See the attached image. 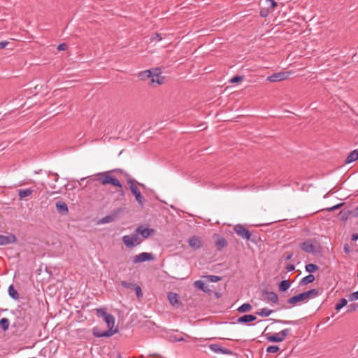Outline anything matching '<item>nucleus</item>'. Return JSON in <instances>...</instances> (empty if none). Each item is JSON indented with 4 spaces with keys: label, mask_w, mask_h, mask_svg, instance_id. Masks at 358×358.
I'll use <instances>...</instances> for the list:
<instances>
[{
    "label": "nucleus",
    "mask_w": 358,
    "mask_h": 358,
    "mask_svg": "<svg viewBox=\"0 0 358 358\" xmlns=\"http://www.w3.org/2000/svg\"><path fill=\"white\" fill-rule=\"evenodd\" d=\"M118 358H121V356H120V355H119V357H118Z\"/></svg>",
    "instance_id": "e2e57ef3"
},
{
    "label": "nucleus",
    "mask_w": 358,
    "mask_h": 358,
    "mask_svg": "<svg viewBox=\"0 0 358 358\" xmlns=\"http://www.w3.org/2000/svg\"><path fill=\"white\" fill-rule=\"evenodd\" d=\"M357 277H358V272H357Z\"/></svg>",
    "instance_id": "0e129e2a"
},
{
    "label": "nucleus",
    "mask_w": 358,
    "mask_h": 358,
    "mask_svg": "<svg viewBox=\"0 0 358 358\" xmlns=\"http://www.w3.org/2000/svg\"><path fill=\"white\" fill-rule=\"evenodd\" d=\"M151 72V77L161 78V69L159 68H153L149 69Z\"/></svg>",
    "instance_id": "f704fd0d"
},
{
    "label": "nucleus",
    "mask_w": 358,
    "mask_h": 358,
    "mask_svg": "<svg viewBox=\"0 0 358 358\" xmlns=\"http://www.w3.org/2000/svg\"><path fill=\"white\" fill-rule=\"evenodd\" d=\"M121 285H122V286H123L125 288L131 289H133L134 286L136 285L134 283L131 282H127V281H122Z\"/></svg>",
    "instance_id": "4c0bfd02"
},
{
    "label": "nucleus",
    "mask_w": 358,
    "mask_h": 358,
    "mask_svg": "<svg viewBox=\"0 0 358 358\" xmlns=\"http://www.w3.org/2000/svg\"><path fill=\"white\" fill-rule=\"evenodd\" d=\"M288 72L275 73L267 78L269 82H279L286 80L289 76Z\"/></svg>",
    "instance_id": "9d476101"
},
{
    "label": "nucleus",
    "mask_w": 358,
    "mask_h": 358,
    "mask_svg": "<svg viewBox=\"0 0 358 358\" xmlns=\"http://www.w3.org/2000/svg\"><path fill=\"white\" fill-rule=\"evenodd\" d=\"M113 171H104L96 174L97 181L103 185H112L121 189V194L123 195L122 185L115 177L111 176Z\"/></svg>",
    "instance_id": "f03ea898"
},
{
    "label": "nucleus",
    "mask_w": 358,
    "mask_h": 358,
    "mask_svg": "<svg viewBox=\"0 0 358 358\" xmlns=\"http://www.w3.org/2000/svg\"><path fill=\"white\" fill-rule=\"evenodd\" d=\"M96 315L101 317L106 323L108 329L107 331H101L97 327L92 329V334L96 338L110 337L117 333L118 329L114 328L115 326V317L108 313L106 308H96L95 310Z\"/></svg>",
    "instance_id": "f257e3e1"
},
{
    "label": "nucleus",
    "mask_w": 358,
    "mask_h": 358,
    "mask_svg": "<svg viewBox=\"0 0 358 358\" xmlns=\"http://www.w3.org/2000/svg\"><path fill=\"white\" fill-rule=\"evenodd\" d=\"M217 240L215 242V245L218 250H221L222 248H225L227 245V240L220 236H216Z\"/></svg>",
    "instance_id": "dca6fc26"
},
{
    "label": "nucleus",
    "mask_w": 358,
    "mask_h": 358,
    "mask_svg": "<svg viewBox=\"0 0 358 358\" xmlns=\"http://www.w3.org/2000/svg\"><path fill=\"white\" fill-rule=\"evenodd\" d=\"M189 246L194 250H199L203 247L201 238L197 236H192L187 240Z\"/></svg>",
    "instance_id": "1a4fd4ad"
},
{
    "label": "nucleus",
    "mask_w": 358,
    "mask_h": 358,
    "mask_svg": "<svg viewBox=\"0 0 358 358\" xmlns=\"http://www.w3.org/2000/svg\"><path fill=\"white\" fill-rule=\"evenodd\" d=\"M9 43L6 41H1L0 42V49H3L5 48L7 45Z\"/></svg>",
    "instance_id": "3c124183"
},
{
    "label": "nucleus",
    "mask_w": 358,
    "mask_h": 358,
    "mask_svg": "<svg viewBox=\"0 0 358 358\" xmlns=\"http://www.w3.org/2000/svg\"><path fill=\"white\" fill-rule=\"evenodd\" d=\"M348 299L350 301H356L358 299V290L350 294L348 296Z\"/></svg>",
    "instance_id": "c03bdc74"
},
{
    "label": "nucleus",
    "mask_w": 358,
    "mask_h": 358,
    "mask_svg": "<svg viewBox=\"0 0 358 358\" xmlns=\"http://www.w3.org/2000/svg\"><path fill=\"white\" fill-rule=\"evenodd\" d=\"M350 214L355 217H358V205L350 212Z\"/></svg>",
    "instance_id": "8fccbe9b"
},
{
    "label": "nucleus",
    "mask_w": 358,
    "mask_h": 358,
    "mask_svg": "<svg viewBox=\"0 0 358 358\" xmlns=\"http://www.w3.org/2000/svg\"><path fill=\"white\" fill-rule=\"evenodd\" d=\"M319 295L320 291L317 289H311L290 297L287 301L289 304L294 306L299 302H306L308 299L315 298Z\"/></svg>",
    "instance_id": "7ed1b4c3"
},
{
    "label": "nucleus",
    "mask_w": 358,
    "mask_h": 358,
    "mask_svg": "<svg viewBox=\"0 0 358 358\" xmlns=\"http://www.w3.org/2000/svg\"><path fill=\"white\" fill-rule=\"evenodd\" d=\"M273 312V310L267 308H262L259 311L257 312V315L262 317H268Z\"/></svg>",
    "instance_id": "c85d7f7f"
},
{
    "label": "nucleus",
    "mask_w": 358,
    "mask_h": 358,
    "mask_svg": "<svg viewBox=\"0 0 358 358\" xmlns=\"http://www.w3.org/2000/svg\"><path fill=\"white\" fill-rule=\"evenodd\" d=\"M52 175L54 176V177H55V178H54L55 181V182H57V181L58 180V179H59V176H58V174H57V173H52Z\"/></svg>",
    "instance_id": "4d7b16f0"
},
{
    "label": "nucleus",
    "mask_w": 358,
    "mask_h": 358,
    "mask_svg": "<svg viewBox=\"0 0 358 358\" xmlns=\"http://www.w3.org/2000/svg\"><path fill=\"white\" fill-rule=\"evenodd\" d=\"M300 249L306 253L316 254L320 251V243L315 238H308L299 244Z\"/></svg>",
    "instance_id": "39448f33"
},
{
    "label": "nucleus",
    "mask_w": 358,
    "mask_h": 358,
    "mask_svg": "<svg viewBox=\"0 0 358 358\" xmlns=\"http://www.w3.org/2000/svg\"><path fill=\"white\" fill-rule=\"evenodd\" d=\"M34 189L31 188H27V189H20L18 190V196L19 200L22 201L25 197L29 196L31 195V194L34 192Z\"/></svg>",
    "instance_id": "6ab92c4d"
},
{
    "label": "nucleus",
    "mask_w": 358,
    "mask_h": 358,
    "mask_svg": "<svg viewBox=\"0 0 358 358\" xmlns=\"http://www.w3.org/2000/svg\"><path fill=\"white\" fill-rule=\"evenodd\" d=\"M127 184L129 187L131 194L135 196V199L137 201V203L141 207H143V206L145 203V199L144 196L141 194V193L137 186L140 185V186L143 187L144 185L138 182L137 180L132 179V178L127 179Z\"/></svg>",
    "instance_id": "20e7f679"
},
{
    "label": "nucleus",
    "mask_w": 358,
    "mask_h": 358,
    "mask_svg": "<svg viewBox=\"0 0 358 358\" xmlns=\"http://www.w3.org/2000/svg\"><path fill=\"white\" fill-rule=\"evenodd\" d=\"M149 85L152 87H156L157 85H160L164 83L165 80L164 76H161V78H156V77H150V78Z\"/></svg>",
    "instance_id": "4be33fe9"
},
{
    "label": "nucleus",
    "mask_w": 358,
    "mask_h": 358,
    "mask_svg": "<svg viewBox=\"0 0 358 358\" xmlns=\"http://www.w3.org/2000/svg\"><path fill=\"white\" fill-rule=\"evenodd\" d=\"M209 348L215 353H221L224 355H232L231 350L222 348L220 344H210Z\"/></svg>",
    "instance_id": "ddd939ff"
},
{
    "label": "nucleus",
    "mask_w": 358,
    "mask_h": 358,
    "mask_svg": "<svg viewBox=\"0 0 358 358\" xmlns=\"http://www.w3.org/2000/svg\"><path fill=\"white\" fill-rule=\"evenodd\" d=\"M315 276L313 274H309L305 277H303L301 280L299 284L301 285H308L309 283L313 282L315 280Z\"/></svg>",
    "instance_id": "393cba45"
},
{
    "label": "nucleus",
    "mask_w": 358,
    "mask_h": 358,
    "mask_svg": "<svg viewBox=\"0 0 358 358\" xmlns=\"http://www.w3.org/2000/svg\"><path fill=\"white\" fill-rule=\"evenodd\" d=\"M135 232L138 236L140 234L143 238H148L155 233V230L151 228H144L143 226L141 225L136 229Z\"/></svg>",
    "instance_id": "f8f14e48"
},
{
    "label": "nucleus",
    "mask_w": 358,
    "mask_h": 358,
    "mask_svg": "<svg viewBox=\"0 0 358 358\" xmlns=\"http://www.w3.org/2000/svg\"><path fill=\"white\" fill-rule=\"evenodd\" d=\"M66 48V45L65 43H61L58 45L57 49L58 50H65Z\"/></svg>",
    "instance_id": "603ef678"
},
{
    "label": "nucleus",
    "mask_w": 358,
    "mask_h": 358,
    "mask_svg": "<svg viewBox=\"0 0 358 358\" xmlns=\"http://www.w3.org/2000/svg\"><path fill=\"white\" fill-rule=\"evenodd\" d=\"M112 171H113V172L123 173V170L120 169H113Z\"/></svg>",
    "instance_id": "13d9d810"
},
{
    "label": "nucleus",
    "mask_w": 358,
    "mask_h": 358,
    "mask_svg": "<svg viewBox=\"0 0 358 358\" xmlns=\"http://www.w3.org/2000/svg\"><path fill=\"white\" fill-rule=\"evenodd\" d=\"M169 303L176 307H179L181 302L179 301V296L175 292H169L167 296Z\"/></svg>",
    "instance_id": "2eb2a0df"
},
{
    "label": "nucleus",
    "mask_w": 358,
    "mask_h": 358,
    "mask_svg": "<svg viewBox=\"0 0 358 358\" xmlns=\"http://www.w3.org/2000/svg\"><path fill=\"white\" fill-rule=\"evenodd\" d=\"M170 338L173 342H180L185 340L182 337H178L177 336H171Z\"/></svg>",
    "instance_id": "a18cd8bd"
},
{
    "label": "nucleus",
    "mask_w": 358,
    "mask_h": 358,
    "mask_svg": "<svg viewBox=\"0 0 358 358\" xmlns=\"http://www.w3.org/2000/svg\"><path fill=\"white\" fill-rule=\"evenodd\" d=\"M268 15V9L266 8V9H262L261 11H260V15L262 17H266L267 15Z\"/></svg>",
    "instance_id": "09e8293b"
},
{
    "label": "nucleus",
    "mask_w": 358,
    "mask_h": 358,
    "mask_svg": "<svg viewBox=\"0 0 358 358\" xmlns=\"http://www.w3.org/2000/svg\"><path fill=\"white\" fill-rule=\"evenodd\" d=\"M55 207H56V209L58 211V213L63 214V215L66 214L69 211L68 206L64 201L57 202Z\"/></svg>",
    "instance_id": "aec40b11"
},
{
    "label": "nucleus",
    "mask_w": 358,
    "mask_h": 358,
    "mask_svg": "<svg viewBox=\"0 0 358 358\" xmlns=\"http://www.w3.org/2000/svg\"><path fill=\"white\" fill-rule=\"evenodd\" d=\"M351 239L352 241H356L358 239V234L355 233L352 235Z\"/></svg>",
    "instance_id": "6e6d98bb"
},
{
    "label": "nucleus",
    "mask_w": 358,
    "mask_h": 358,
    "mask_svg": "<svg viewBox=\"0 0 358 358\" xmlns=\"http://www.w3.org/2000/svg\"><path fill=\"white\" fill-rule=\"evenodd\" d=\"M275 323H280L282 324H292V325H297L299 324V321L297 320H277V319H270Z\"/></svg>",
    "instance_id": "cd10ccee"
},
{
    "label": "nucleus",
    "mask_w": 358,
    "mask_h": 358,
    "mask_svg": "<svg viewBox=\"0 0 358 358\" xmlns=\"http://www.w3.org/2000/svg\"><path fill=\"white\" fill-rule=\"evenodd\" d=\"M290 331H291V329L289 328L284 329L283 330L280 331V339H282V341H284L285 339V338L289 335Z\"/></svg>",
    "instance_id": "c9c22d12"
},
{
    "label": "nucleus",
    "mask_w": 358,
    "mask_h": 358,
    "mask_svg": "<svg viewBox=\"0 0 358 358\" xmlns=\"http://www.w3.org/2000/svg\"><path fill=\"white\" fill-rule=\"evenodd\" d=\"M155 259L154 256L151 253L141 252L132 257L133 264L143 263L147 261H151Z\"/></svg>",
    "instance_id": "6e6552de"
},
{
    "label": "nucleus",
    "mask_w": 358,
    "mask_h": 358,
    "mask_svg": "<svg viewBox=\"0 0 358 358\" xmlns=\"http://www.w3.org/2000/svg\"><path fill=\"white\" fill-rule=\"evenodd\" d=\"M162 39V37L161 36V34H158V33H155L153 35L151 36L150 37V41L152 42V41H159Z\"/></svg>",
    "instance_id": "79ce46f5"
},
{
    "label": "nucleus",
    "mask_w": 358,
    "mask_h": 358,
    "mask_svg": "<svg viewBox=\"0 0 358 358\" xmlns=\"http://www.w3.org/2000/svg\"><path fill=\"white\" fill-rule=\"evenodd\" d=\"M10 324L9 320L6 317H3L0 320V327L3 330L6 331L8 329Z\"/></svg>",
    "instance_id": "2f4dec72"
},
{
    "label": "nucleus",
    "mask_w": 358,
    "mask_h": 358,
    "mask_svg": "<svg viewBox=\"0 0 358 358\" xmlns=\"http://www.w3.org/2000/svg\"><path fill=\"white\" fill-rule=\"evenodd\" d=\"M50 187L52 188V189H56V185L55 184L53 185H50Z\"/></svg>",
    "instance_id": "052dcab7"
},
{
    "label": "nucleus",
    "mask_w": 358,
    "mask_h": 358,
    "mask_svg": "<svg viewBox=\"0 0 358 358\" xmlns=\"http://www.w3.org/2000/svg\"><path fill=\"white\" fill-rule=\"evenodd\" d=\"M357 307H358V304H350L348 306V308H349L350 311H353V310H355L357 309Z\"/></svg>",
    "instance_id": "864d4df0"
},
{
    "label": "nucleus",
    "mask_w": 358,
    "mask_h": 358,
    "mask_svg": "<svg viewBox=\"0 0 358 358\" xmlns=\"http://www.w3.org/2000/svg\"><path fill=\"white\" fill-rule=\"evenodd\" d=\"M290 285L291 282L289 280H282L279 284V290L280 292H285L290 287Z\"/></svg>",
    "instance_id": "bb28decb"
},
{
    "label": "nucleus",
    "mask_w": 358,
    "mask_h": 358,
    "mask_svg": "<svg viewBox=\"0 0 358 358\" xmlns=\"http://www.w3.org/2000/svg\"><path fill=\"white\" fill-rule=\"evenodd\" d=\"M121 212V210H118L116 213H113L111 215H108L103 218H101L99 221L101 224L110 223L115 221L117 217V214Z\"/></svg>",
    "instance_id": "f3484780"
},
{
    "label": "nucleus",
    "mask_w": 358,
    "mask_h": 358,
    "mask_svg": "<svg viewBox=\"0 0 358 358\" xmlns=\"http://www.w3.org/2000/svg\"><path fill=\"white\" fill-rule=\"evenodd\" d=\"M257 320V317L253 315H245L237 319V323L246 324Z\"/></svg>",
    "instance_id": "a211bd4d"
},
{
    "label": "nucleus",
    "mask_w": 358,
    "mask_h": 358,
    "mask_svg": "<svg viewBox=\"0 0 358 358\" xmlns=\"http://www.w3.org/2000/svg\"><path fill=\"white\" fill-rule=\"evenodd\" d=\"M279 350V347L277 345H270L267 347L266 352L268 353H275Z\"/></svg>",
    "instance_id": "58836bf2"
},
{
    "label": "nucleus",
    "mask_w": 358,
    "mask_h": 358,
    "mask_svg": "<svg viewBox=\"0 0 358 358\" xmlns=\"http://www.w3.org/2000/svg\"><path fill=\"white\" fill-rule=\"evenodd\" d=\"M347 303H348V301L345 299V298H343L341 299L335 306V309L337 310V311H339L342 308H343L344 306H345L347 305Z\"/></svg>",
    "instance_id": "72a5a7b5"
},
{
    "label": "nucleus",
    "mask_w": 358,
    "mask_h": 358,
    "mask_svg": "<svg viewBox=\"0 0 358 358\" xmlns=\"http://www.w3.org/2000/svg\"><path fill=\"white\" fill-rule=\"evenodd\" d=\"M266 338H267V341H269V342H271V343H280V342H282L283 341L282 339H280V332H278V334H266Z\"/></svg>",
    "instance_id": "5701e85b"
},
{
    "label": "nucleus",
    "mask_w": 358,
    "mask_h": 358,
    "mask_svg": "<svg viewBox=\"0 0 358 358\" xmlns=\"http://www.w3.org/2000/svg\"><path fill=\"white\" fill-rule=\"evenodd\" d=\"M59 192H60V190L58 189V190L54 191L52 192V194H57V193H59Z\"/></svg>",
    "instance_id": "680f3d73"
},
{
    "label": "nucleus",
    "mask_w": 358,
    "mask_h": 358,
    "mask_svg": "<svg viewBox=\"0 0 358 358\" xmlns=\"http://www.w3.org/2000/svg\"><path fill=\"white\" fill-rule=\"evenodd\" d=\"M16 242L17 238L13 234L9 233L7 235L0 234V245H6Z\"/></svg>",
    "instance_id": "9b49d317"
},
{
    "label": "nucleus",
    "mask_w": 358,
    "mask_h": 358,
    "mask_svg": "<svg viewBox=\"0 0 358 358\" xmlns=\"http://www.w3.org/2000/svg\"><path fill=\"white\" fill-rule=\"evenodd\" d=\"M292 255H293L292 253L287 255V257H285V259L289 260L292 257Z\"/></svg>",
    "instance_id": "bf43d9fd"
},
{
    "label": "nucleus",
    "mask_w": 358,
    "mask_h": 358,
    "mask_svg": "<svg viewBox=\"0 0 358 358\" xmlns=\"http://www.w3.org/2000/svg\"><path fill=\"white\" fill-rule=\"evenodd\" d=\"M8 294L14 300L19 299V294L17 291L14 288L13 285H10L8 287Z\"/></svg>",
    "instance_id": "a878e982"
},
{
    "label": "nucleus",
    "mask_w": 358,
    "mask_h": 358,
    "mask_svg": "<svg viewBox=\"0 0 358 358\" xmlns=\"http://www.w3.org/2000/svg\"><path fill=\"white\" fill-rule=\"evenodd\" d=\"M194 287H196L197 289H201V290L203 291L204 292H208V290L206 289V285L202 280H198L194 282Z\"/></svg>",
    "instance_id": "c756f323"
},
{
    "label": "nucleus",
    "mask_w": 358,
    "mask_h": 358,
    "mask_svg": "<svg viewBox=\"0 0 358 358\" xmlns=\"http://www.w3.org/2000/svg\"><path fill=\"white\" fill-rule=\"evenodd\" d=\"M252 309V306L248 303H243L241 306H239L237 309V310L240 313H246L250 311Z\"/></svg>",
    "instance_id": "7c9ffc66"
},
{
    "label": "nucleus",
    "mask_w": 358,
    "mask_h": 358,
    "mask_svg": "<svg viewBox=\"0 0 358 358\" xmlns=\"http://www.w3.org/2000/svg\"><path fill=\"white\" fill-rule=\"evenodd\" d=\"M343 204H344V203H338V204L335 205V206H332L331 208H327V210L329 211V212L333 211L334 210H336V209L341 208Z\"/></svg>",
    "instance_id": "49530a36"
},
{
    "label": "nucleus",
    "mask_w": 358,
    "mask_h": 358,
    "mask_svg": "<svg viewBox=\"0 0 358 358\" xmlns=\"http://www.w3.org/2000/svg\"><path fill=\"white\" fill-rule=\"evenodd\" d=\"M122 242L128 248H132L141 243V240L136 232L131 236L125 235L122 237Z\"/></svg>",
    "instance_id": "423d86ee"
},
{
    "label": "nucleus",
    "mask_w": 358,
    "mask_h": 358,
    "mask_svg": "<svg viewBox=\"0 0 358 358\" xmlns=\"http://www.w3.org/2000/svg\"><path fill=\"white\" fill-rule=\"evenodd\" d=\"M343 250H344V252H345V254H347V255H349V254L351 252V251H352V250H351V248H350V245H349L348 243H345V244L344 245V246H343Z\"/></svg>",
    "instance_id": "de8ad7c7"
},
{
    "label": "nucleus",
    "mask_w": 358,
    "mask_h": 358,
    "mask_svg": "<svg viewBox=\"0 0 358 358\" xmlns=\"http://www.w3.org/2000/svg\"><path fill=\"white\" fill-rule=\"evenodd\" d=\"M150 77H151V72L149 69L142 71L138 73V78L141 80L145 81V80L149 79Z\"/></svg>",
    "instance_id": "b1692460"
},
{
    "label": "nucleus",
    "mask_w": 358,
    "mask_h": 358,
    "mask_svg": "<svg viewBox=\"0 0 358 358\" xmlns=\"http://www.w3.org/2000/svg\"><path fill=\"white\" fill-rule=\"evenodd\" d=\"M266 2L268 4V9H273L278 6V3L275 0H266Z\"/></svg>",
    "instance_id": "a19ab883"
},
{
    "label": "nucleus",
    "mask_w": 358,
    "mask_h": 358,
    "mask_svg": "<svg viewBox=\"0 0 358 358\" xmlns=\"http://www.w3.org/2000/svg\"><path fill=\"white\" fill-rule=\"evenodd\" d=\"M207 278L210 282H216L221 280V277L213 275H208Z\"/></svg>",
    "instance_id": "37998d69"
},
{
    "label": "nucleus",
    "mask_w": 358,
    "mask_h": 358,
    "mask_svg": "<svg viewBox=\"0 0 358 358\" xmlns=\"http://www.w3.org/2000/svg\"><path fill=\"white\" fill-rule=\"evenodd\" d=\"M295 268L293 264H288L286 266V270L289 272L294 271Z\"/></svg>",
    "instance_id": "5fc2aeb1"
},
{
    "label": "nucleus",
    "mask_w": 358,
    "mask_h": 358,
    "mask_svg": "<svg viewBox=\"0 0 358 358\" xmlns=\"http://www.w3.org/2000/svg\"><path fill=\"white\" fill-rule=\"evenodd\" d=\"M136 292V296L140 299L143 296V293H142V290H141V288L139 285H136L134 287V289Z\"/></svg>",
    "instance_id": "ea45409f"
},
{
    "label": "nucleus",
    "mask_w": 358,
    "mask_h": 358,
    "mask_svg": "<svg viewBox=\"0 0 358 358\" xmlns=\"http://www.w3.org/2000/svg\"><path fill=\"white\" fill-rule=\"evenodd\" d=\"M234 231L241 238L247 241L251 240L252 234L242 224H236L234 227Z\"/></svg>",
    "instance_id": "0eeeda50"
},
{
    "label": "nucleus",
    "mask_w": 358,
    "mask_h": 358,
    "mask_svg": "<svg viewBox=\"0 0 358 358\" xmlns=\"http://www.w3.org/2000/svg\"><path fill=\"white\" fill-rule=\"evenodd\" d=\"M263 294L266 295L265 299L267 301L272 302L275 304L278 303L279 299L278 294L275 292L265 290Z\"/></svg>",
    "instance_id": "4468645a"
},
{
    "label": "nucleus",
    "mask_w": 358,
    "mask_h": 358,
    "mask_svg": "<svg viewBox=\"0 0 358 358\" xmlns=\"http://www.w3.org/2000/svg\"><path fill=\"white\" fill-rule=\"evenodd\" d=\"M358 159V149L352 151L345 159V164H350Z\"/></svg>",
    "instance_id": "412c9836"
},
{
    "label": "nucleus",
    "mask_w": 358,
    "mask_h": 358,
    "mask_svg": "<svg viewBox=\"0 0 358 358\" xmlns=\"http://www.w3.org/2000/svg\"><path fill=\"white\" fill-rule=\"evenodd\" d=\"M306 271L312 273L318 269V266L314 264H308L305 266Z\"/></svg>",
    "instance_id": "473e14b6"
},
{
    "label": "nucleus",
    "mask_w": 358,
    "mask_h": 358,
    "mask_svg": "<svg viewBox=\"0 0 358 358\" xmlns=\"http://www.w3.org/2000/svg\"><path fill=\"white\" fill-rule=\"evenodd\" d=\"M244 76H235L229 80V83L231 84L237 83L240 81L243 80Z\"/></svg>",
    "instance_id": "e433bc0d"
}]
</instances>
